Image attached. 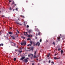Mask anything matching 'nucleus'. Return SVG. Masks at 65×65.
Returning <instances> with one entry per match:
<instances>
[{
    "label": "nucleus",
    "mask_w": 65,
    "mask_h": 65,
    "mask_svg": "<svg viewBox=\"0 0 65 65\" xmlns=\"http://www.w3.org/2000/svg\"><path fill=\"white\" fill-rule=\"evenodd\" d=\"M53 44H54V45H55V42H53Z\"/></svg>",
    "instance_id": "obj_38"
},
{
    "label": "nucleus",
    "mask_w": 65,
    "mask_h": 65,
    "mask_svg": "<svg viewBox=\"0 0 65 65\" xmlns=\"http://www.w3.org/2000/svg\"><path fill=\"white\" fill-rule=\"evenodd\" d=\"M5 17V16L4 15H2V17Z\"/></svg>",
    "instance_id": "obj_40"
},
{
    "label": "nucleus",
    "mask_w": 65,
    "mask_h": 65,
    "mask_svg": "<svg viewBox=\"0 0 65 65\" xmlns=\"http://www.w3.org/2000/svg\"><path fill=\"white\" fill-rule=\"evenodd\" d=\"M23 61L24 62H25V63H27L28 61V60H27V59H25L23 60Z\"/></svg>",
    "instance_id": "obj_2"
},
{
    "label": "nucleus",
    "mask_w": 65,
    "mask_h": 65,
    "mask_svg": "<svg viewBox=\"0 0 65 65\" xmlns=\"http://www.w3.org/2000/svg\"><path fill=\"white\" fill-rule=\"evenodd\" d=\"M26 3H28V1H26Z\"/></svg>",
    "instance_id": "obj_43"
},
{
    "label": "nucleus",
    "mask_w": 65,
    "mask_h": 65,
    "mask_svg": "<svg viewBox=\"0 0 65 65\" xmlns=\"http://www.w3.org/2000/svg\"><path fill=\"white\" fill-rule=\"evenodd\" d=\"M46 42H48V40H46Z\"/></svg>",
    "instance_id": "obj_50"
},
{
    "label": "nucleus",
    "mask_w": 65,
    "mask_h": 65,
    "mask_svg": "<svg viewBox=\"0 0 65 65\" xmlns=\"http://www.w3.org/2000/svg\"><path fill=\"white\" fill-rule=\"evenodd\" d=\"M60 39V37H57V39L58 40Z\"/></svg>",
    "instance_id": "obj_19"
},
{
    "label": "nucleus",
    "mask_w": 65,
    "mask_h": 65,
    "mask_svg": "<svg viewBox=\"0 0 65 65\" xmlns=\"http://www.w3.org/2000/svg\"><path fill=\"white\" fill-rule=\"evenodd\" d=\"M24 49V48L23 47H20V50H23Z\"/></svg>",
    "instance_id": "obj_10"
},
{
    "label": "nucleus",
    "mask_w": 65,
    "mask_h": 65,
    "mask_svg": "<svg viewBox=\"0 0 65 65\" xmlns=\"http://www.w3.org/2000/svg\"><path fill=\"white\" fill-rule=\"evenodd\" d=\"M11 37H12L13 39H15V38L13 36H11Z\"/></svg>",
    "instance_id": "obj_11"
},
{
    "label": "nucleus",
    "mask_w": 65,
    "mask_h": 65,
    "mask_svg": "<svg viewBox=\"0 0 65 65\" xmlns=\"http://www.w3.org/2000/svg\"><path fill=\"white\" fill-rule=\"evenodd\" d=\"M11 45H12V46H14L16 44L14 43L13 42H11Z\"/></svg>",
    "instance_id": "obj_1"
},
{
    "label": "nucleus",
    "mask_w": 65,
    "mask_h": 65,
    "mask_svg": "<svg viewBox=\"0 0 65 65\" xmlns=\"http://www.w3.org/2000/svg\"><path fill=\"white\" fill-rule=\"evenodd\" d=\"M22 9L23 12H24V11H25V10H24V8H22Z\"/></svg>",
    "instance_id": "obj_13"
},
{
    "label": "nucleus",
    "mask_w": 65,
    "mask_h": 65,
    "mask_svg": "<svg viewBox=\"0 0 65 65\" xmlns=\"http://www.w3.org/2000/svg\"><path fill=\"white\" fill-rule=\"evenodd\" d=\"M19 53H21V52H22V51H18Z\"/></svg>",
    "instance_id": "obj_22"
},
{
    "label": "nucleus",
    "mask_w": 65,
    "mask_h": 65,
    "mask_svg": "<svg viewBox=\"0 0 65 65\" xmlns=\"http://www.w3.org/2000/svg\"><path fill=\"white\" fill-rule=\"evenodd\" d=\"M31 50H33V48H31Z\"/></svg>",
    "instance_id": "obj_62"
},
{
    "label": "nucleus",
    "mask_w": 65,
    "mask_h": 65,
    "mask_svg": "<svg viewBox=\"0 0 65 65\" xmlns=\"http://www.w3.org/2000/svg\"><path fill=\"white\" fill-rule=\"evenodd\" d=\"M50 56V54H48L47 56V57H49Z\"/></svg>",
    "instance_id": "obj_33"
},
{
    "label": "nucleus",
    "mask_w": 65,
    "mask_h": 65,
    "mask_svg": "<svg viewBox=\"0 0 65 65\" xmlns=\"http://www.w3.org/2000/svg\"><path fill=\"white\" fill-rule=\"evenodd\" d=\"M60 36H61V34H60Z\"/></svg>",
    "instance_id": "obj_63"
},
{
    "label": "nucleus",
    "mask_w": 65,
    "mask_h": 65,
    "mask_svg": "<svg viewBox=\"0 0 65 65\" xmlns=\"http://www.w3.org/2000/svg\"><path fill=\"white\" fill-rule=\"evenodd\" d=\"M38 65H39V63H38Z\"/></svg>",
    "instance_id": "obj_59"
},
{
    "label": "nucleus",
    "mask_w": 65,
    "mask_h": 65,
    "mask_svg": "<svg viewBox=\"0 0 65 65\" xmlns=\"http://www.w3.org/2000/svg\"><path fill=\"white\" fill-rule=\"evenodd\" d=\"M17 51H20V50H15V52H17Z\"/></svg>",
    "instance_id": "obj_32"
},
{
    "label": "nucleus",
    "mask_w": 65,
    "mask_h": 65,
    "mask_svg": "<svg viewBox=\"0 0 65 65\" xmlns=\"http://www.w3.org/2000/svg\"><path fill=\"white\" fill-rule=\"evenodd\" d=\"M32 65H34V63H32Z\"/></svg>",
    "instance_id": "obj_44"
},
{
    "label": "nucleus",
    "mask_w": 65,
    "mask_h": 65,
    "mask_svg": "<svg viewBox=\"0 0 65 65\" xmlns=\"http://www.w3.org/2000/svg\"><path fill=\"white\" fill-rule=\"evenodd\" d=\"M36 46H37V45H38V46H39V45H40V43H39V42H37L36 44Z\"/></svg>",
    "instance_id": "obj_3"
},
{
    "label": "nucleus",
    "mask_w": 65,
    "mask_h": 65,
    "mask_svg": "<svg viewBox=\"0 0 65 65\" xmlns=\"http://www.w3.org/2000/svg\"><path fill=\"white\" fill-rule=\"evenodd\" d=\"M26 58V59H29V58Z\"/></svg>",
    "instance_id": "obj_46"
},
{
    "label": "nucleus",
    "mask_w": 65,
    "mask_h": 65,
    "mask_svg": "<svg viewBox=\"0 0 65 65\" xmlns=\"http://www.w3.org/2000/svg\"><path fill=\"white\" fill-rule=\"evenodd\" d=\"M14 5L15 6H16V4H15Z\"/></svg>",
    "instance_id": "obj_61"
},
{
    "label": "nucleus",
    "mask_w": 65,
    "mask_h": 65,
    "mask_svg": "<svg viewBox=\"0 0 65 65\" xmlns=\"http://www.w3.org/2000/svg\"><path fill=\"white\" fill-rule=\"evenodd\" d=\"M36 55H34V58H37V57L36 56Z\"/></svg>",
    "instance_id": "obj_14"
},
{
    "label": "nucleus",
    "mask_w": 65,
    "mask_h": 65,
    "mask_svg": "<svg viewBox=\"0 0 65 65\" xmlns=\"http://www.w3.org/2000/svg\"><path fill=\"white\" fill-rule=\"evenodd\" d=\"M15 10H17V11H18V8H16L15 9Z\"/></svg>",
    "instance_id": "obj_39"
},
{
    "label": "nucleus",
    "mask_w": 65,
    "mask_h": 65,
    "mask_svg": "<svg viewBox=\"0 0 65 65\" xmlns=\"http://www.w3.org/2000/svg\"><path fill=\"white\" fill-rule=\"evenodd\" d=\"M18 46H17V48H18Z\"/></svg>",
    "instance_id": "obj_52"
},
{
    "label": "nucleus",
    "mask_w": 65,
    "mask_h": 65,
    "mask_svg": "<svg viewBox=\"0 0 65 65\" xmlns=\"http://www.w3.org/2000/svg\"><path fill=\"white\" fill-rule=\"evenodd\" d=\"M51 63H52V64H54V62L53 61Z\"/></svg>",
    "instance_id": "obj_31"
},
{
    "label": "nucleus",
    "mask_w": 65,
    "mask_h": 65,
    "mask_svg": "<svg viewBox=\"0 0 65 65\" xmlns=\"http://www.w3.org/2000/svg\"><path fill=\"white\" fill-rule=\"evenodd\" d=\"M31 57H33V55L32 54H30V55H28V57H31Z\"/></svg>",
    "instance_id": "obj_5"
},
{
    "label": "nucleus",
    "mask_w": 65,
    "mask_h": 65,
    "mask_svg": "<svg viewBox=\"0 0 65 65\" xmlns=\"http://www.w3.org/2000/svg\"><path fill=\"white\" fill-rule=\"evenodd\" d=\"M27 40H31V39L30 38H28L27 39Z\"/></svg>",
    "instance_id": "obj_23"
},
{
    "label": "nucleus",
    "mask_w": 65,
    "mask_h": 65,
    "mask_svg": "<svg viewBox=\"0 0 65 65\" xmlns=\"http://www.w3.org/2000/svg\"><path fill=\"white\" fill-rule=\"evenodd\" d=\"M41 33L40 32H39L38 33V34L39 35H40V34Z\"/></svg>",
    "instance_id": "obj_27"
},
{
    "label": "nucleus",
    "mask_w": 65,
    "mask_h": 65,
    "mask_svg": "<svg viewBox=\"0 0 65 65\" xmlns=\"http://www.w3.org/2000/svg\"><path fill=\"white\" fill-rule=\"evenodd\" d=\"M28 32L30 33H31V30H29L28 31Z\"/></svg>",
    "instance_id": "obj_28"
},
{
    "label": "nucleus",
    "mask_w": 65,
    "mask_h": 65,
    "mask_svg": "<svg viewBox=\"0 0 65 65\" xmlns=\"http://www.w3.org/2000/svg\"><path fill=\"white\" fill-rule=\"evenodd\" d=\"M29 45L30 46H31V44H29Z\"/></svg>",
    "instance_id": "obj_49"
},
{
    "label": "nucleus",
    "mask_w": 65,
    "mask_h": 65,
    "mask_svg": "<svg viewBox=\"0 0 65 65\" xmlns=\"http://www.w3.org/2000/svg\"><path fill=\"white\" fill-rule=\"evenodd\" d=\"M10 29H11V28L10 27Z\"/></svg>",
    "instance_id": "obj_57"
},
{
    "label": "nucleus",
    "mask_w": 65,
    "mask_h": 65,
    "mask_svg": "<svg viewBox=\"0 0 65 65\" xmlns=\"http://www.w3.org/2000/svg\"><path fill=\"white\" fill-rule=\"evenodd\" d=\"M21 37L22 38H23V39H25L26 38L25 37H23V36H21Z\"/></svg>",
    "instance_id": "obj_9"
},
{
    "label": "nucleus",
    "mask_w": 65,
    "mask_h": 65,
    "mask_svg": "<svg viewBox=\"0 0 65 65\" xmlns=\"http://www.w3.org/2000/svg\"><path fill=\"white\" fill-rule=\"evenodd\" d=\"M24 35H25V36H27V35H28L25 34V33H24Z\"/></svg>",
    "instance_id": "obj_34"
},
{
    "label": "nucleus",
    "mask_w": 65,
    "mask_h": 65,
    "mask_svg": "<svg viewBox=\"0 0 65 65\" xmlns=\"http://www.w3.org/2000/svg\"><path fill=\"white\" fill-rule=\"evenodd\" d=\"M35 45V44H34V45Z\"/></svg>",
    "instance_id": "obj_60"
},
{
    "label": "nucleus",
    "mask_w": 65,
    "mask_h": 65,
    "mask_svg": "<svg viewBox=\"0 0 65 65\" xmlns=\"http://www.w3.org/2000/svg\"><path fill=\"white\" fill-rule=\"evenodd\" d=\"M3 43L0 44V46H3Z\"/></svg>",
    "instance_id": "obj_15"
},
{
    "label": "nucleus",
    "mask_w": 65,
    "mask_h": 65,
    "mask_svg": "<svg viewBox=\"0 0 65 65\" xmlns=\"http://www.w3.org/2000/svg\"><path fill=\"white\" fill-rule=\"evenodd\" d=\"M21 17L22 18H25V17H24V16L21 15Z\"/></svg>",
    "instance_id": "obj_25"
},
{
    "label": "nucleus",
    "mask_w": 65,
    "mask_h": 65,
    "mask_svg": "<svg viewBox=\"0 0 65 65\" xmlns=\"http://www.w3.org/2000/svg\"><path fill=\"white\" fill-rule=\"evenodd\" d=\"M9 9L11 10V7H10Z\"/></svg>",
    "instance_id": "obj_29"
},
{
    "label": "nucleus",
    "mask_w": 65,
    "mask_h": 65,
    "mask_svg": "<svg viewBox=\"0 0 65 65\" xmlns=\"http://www.w3.org/2000/svg\"><path fill=\"white\" fill-rule=\"evenodd\" d=\"M36 36H37V34H36Z\"/></svg>",
    "instance_id": "obj_53"
},
{
    "label": "nucleus",
    "mask_w": 65,
    "mask_h": 65,
    "mask_svg": "<svg viewBox=\"0 0 65 65\" xmlns=\"http://www.w3.org/2000/svg\"><path fill=\"white\" fill-rule=\"evenodd\" d=\"M21 45H24V43L23 42H21Z\"/></svg>",
    "instance_id": "obj_17"
},
{
    "label": "nucleus",
    "mask_w": 65,
    "mask_h": 65,
    "mask_svg": "<svg viewBox=\"0 0 65 65\" xmlns=\"http://www.w3.org/2000/svg\"><path fill=\"white\" fill-rule=\"evenodd\" d=\"M60 57H59V58H57L56 57H54V59H60Z\"/></svg>",
    "instance_id": "obj_6"
},
{
    "label": "nucleus",
    "mask_w": 65,
    "mask_h": 65,
    "mask_svg": "<svg viewBox=\"0 0 65 65\" xmlns=\"http://www.w3.org/2000/svg\"><path fill=\"white\" fill-rule=\"evenodd\" d=\"M13 60L14 61H16V60H17V59L15 58H14Z\"/></svg>",
    "instance_id": "obj_21"
},
{
    "label": "nucleus",
    "mask_w": 65,
    "mask_h": 65,
    "mask_svg": "<svg viewBox=\"0 0 65 65\" xmlns=\"http://www.w3.org/2000/svg\"><path fill=\"white\" fill-rule=\"evenodd\" d=\"M42 41V40L41 39L40 40V42H41Z\"/></svg>",
    "instance_id": "obj_26"
},
{
    "label": "nucleus",
    "mask_w": 65,
    "mask_h": 65,
    "mask_svg": "<svg viewBox=\"0 0 65 65\" xmlns=\"http://www.w3.org/2000/svg\"><path fill=\"white\" fill-rule=\"evenodd\" d=\"M58 55V53H57V54H55V56H56V55Z\"/></svg>",
    "instance_id": "obj_47"
},
{
    "label": "nucleus",
    "mask_w": 65,
    "mask_h": 65,
    "mask_svg": "<svg viewBox=\"0 0 65 65\" xmlns=\"http://www.w3.org/2000/svg\"><path fill=\"white\" fill-rule=\"evenodd\" d=\"M25 33H26L27 35V32H25Z\"/></svg>",
    "instance_id": "obj_55"
},
{
    "label": "nucleus",
    "mask_w": 65,
    "mask_h": 65,
    "mask_svg": "<svg viewBox=\"0 0 65 65\" xmlns=\"http://www.w3.org/2000/svg\"><path fill=\"white\" fill-rule=\"evenodd\" d=\"M61 50V48H59L58 49V51H60V50Z\"/></svg>",
    "instance_id": "obj_20"
},
{
    "label": "nucleus",
    "mask_w": 65,
    "mask_h": 65,
    "mask_svg": "<svg viewBox=\"0 0 65 65\" xmlns=\"http://www.w3.org/2000/svg\"><path fill=\"white\" fill-rule=\"evenodd\" d=\"M61 54H62V53H63V50H61Z\"/></svg>",
    "instance_id": "obj_24"
},
{
    "label": "nucleus",
    "mask_w": 65,
    "mask_h": 65,
    "mask_svg": "<svg viewBox=\"0 0 65 65\" xmlns=\"http://www.w3.org/2000/svg\"><path fill=\"white\" fill-rule=\"evenodd\" d=\"M11 2V1H9V2Z\"/></svg>",
    "instance_id": "obj_54"
},
{
    "label": "nucleus",
    "mask_w": 65,
    "mask_h": 65,
    "mask_svg": "<svg viewBox=\"0 0 65 65\" xmlns=\"http://www.w3.org/2000/svg\"><path fill=\"white\" fill-rule=\"evenodd\" d=\"M30 37H32L33 36H32V35H30Z\"/></svg>",
    "instance_id": "obj_42"
},
{
    "label": "nucleus",
    "mask_w": 65,
    "mask_h": 65,
    "mask_svg": "<svg viewBox=\"0 0 65 65\" xmlns=\"http://www.w3.org/2000/svg\"><path fill=\"white\" fill-rule=\"evenodd\" d=\"M31 59H32V58H33V57H31Z\"/></svg>",
    "instance_id": "obj_56"
},
{
    "label": "nucleus",
    "mask_w": 65,
    "mask_h": 65,
    "mask_svg": "<svg viewBox=\"0 0 65 65\" xmlns=\"http://www.w3.org/2000/svg\"><path fill=\"white\" fill-rule=\"evenodd\" d=\"M29 44H28L27 45V46H29Z\"/></svg>",
    "instance_id": "obj_48"
},
{
    "label": "nucleus",
    "mask_w": 65,
    "mask_h": 65,
    "mask_svg": "<svg viewBox=\"0 0 65 65\" xmlns=\"http://www.w3.org/2000/svg\"><path fill=\"white\" fill-rule=\"evenodd\" d=\"M28 37H30V35H28Z\"/></svg>",
    "instance_id": "obj_45"
},
{
    "label": "nucleus",
    "mask_w": 65,
    "mask_h": 65,
    "mask_svg": "<svg viewBox=\"0 0 65 65\" xmlns=\"http://www.w3.org/2000/svg\"><path fill=\"white\" fill-rule=\"evenodd\" d=\"M34 54L35 55H36V51H35L34 53Z\"/></svg>",
    "instance_id": "obj_18"
},
{
    "label": "nucleus",
    "mask_w": 65,
    "mask_h": 65,
    "mask_svg": "<svg viewBox=\"0 0 65 65\" xmlns=\"http://www.w3.org/2000/svg\"><path fill=\"white\" fill-rule=\"evenodd\" d=\"M2 32V30H0V34H1Z\"/></svg>",
    "instance_id": "obj_41"
},
{
    "label": "nucleus",
    "mask_w": 65,
    "mask_h": 65,
    "mask_svg": "<svg viewBox=\"0 0 65 65\" xmlns=\"http://www.w3.org/2000/svg\"><path fill=\"white\" fill-rule=\"evenodd\" d=\"M29 25H27V28H28V27H29Z\"/></svg>",
    "instance_id": "obj_37"
},
{
    "label": "nucleus",
    "mask_w": 65,
    "mask_h": 65,
    "mask_svg": "<svg viewBox=\"0 0 65 65\" xmlns=\"http://www.w3.org/2000/svg\"><path fill=\"white\" fill-rule=\"evenodd\" d=\"M13 4H14V1H13V2L12 3V4H11V5H13Z\"/></svg>",
    "instance_id": "obj_12"
},
{
    "label": "nucleus",
    "mask_w": 65,
    "mask_h": 65,
    "mask_svg": "<svg viewBox=\"0 0 65 65\" xmlns=\"http://www.w3.org/2000/svg\"><path fill=\"white\" fill-rule=\"evenodd\" d=\"M17 32H18V34H19V31H18V30H17Z\"/></svg>",
    "instance_id": "obj_35"
},
{
    "label": "nucleus",
    "mask_w": 65,
    "mask_h": 65,
    "mask_svg": "<svg viewBox=\"0 0 65 65\" xmlns=\"http://www.w3.org/2000/svg\"><path fill=\"white\" fill-rule=\"evenodd\" d=\"M25 59V57H22L21 58L20 60H23V59Z\"/></svg>",
    "instance_id": "obj_4"
},
{
    "label": "nucleus",
    "mask_w": 65,
    "mask_h": 65,
    "mask_svg": "<svg viewBox=\"0 0 65 65\" xmlns=\"http://www.w3.org/2000/svg\"><path fill=\"white\" fill-rule=\"evenodd\" d=\"M16 23H17V24H18V25L20 24V23H19V22H16Z\"/></svg>",
    "instance_id": "obj_16"
},
{
    "label": "nucleus",
    "mask_w": 65,
    "mask_h": 65,
    "mask_svg": "<svg viewBox=\"0 0 65 65\" xmlns=\"http://www.w3.org/2000/svg\"><path fill=\"white\" fill-rule=\"evenodd\" d=\"M8 33L9 34H11V35L12 34V32H11V31L9 32Z\"/></svg>",
    "instance_id": "obj_8"
},
{
    "label": "nucleus",
    "mask_w": 65,
    "mask_h": 65,
    "mask_svg": "<svg viewBox=\"0 0 65 65\" xmlns=\"http://www.w3.org/2000/svg\"><path fill=\"white\" fill-rule=\"evenodd\" d=\"M23 45H25L26 44V41H25L24 42H23Z\"/></svg>",
    "instance_id": "obj_7"
},
{
    "label": "nucleus",
    "mask_w": 65,
    "mask_h": 65,
    "mask_svg": "<svg viewBox=\"0 0 65 65\" xmlns=\"http://www.w3.org/2000/svg\"><path fill=\"white\" fill-rule=\"evenodd\" d=\"M36 39H37L38 38H37V37H36Z\"/></svg>",
    "instance_id": "obj_51"
},
{
    "label": "nucleus",
    "mask_w": 65,
    "mask_h": 65,
    "mask_svg": "<svg viewBox=\"0 0 65 65\" xmlns=\"http://www.w3.org/2000/svg\"><path fill=\"white\" fill-rule=\"evenodd\" d=\"M30 44H32V41H30Z\"/></svg>",
    "instance_id": "obj_30"
},
{
    "label": "nucleus",
    "mask_w": 65,
    "mask_h": 65,
    "mask_svg": "<svg viewBox=\"0 0 65 65\" xmlns=\"http://www.w3.org/2000/svg\"><path fill=\"white\" fill-rule=\"evenodd\" d=\"M64 39L62 38V40H64Z\"/></svg>",
    "instance_id": "obj_64"
},
{
    "label": "nucleus",
    "mask_w": 65,
    "mask_h": 65,
    "mask_svg": "<svg viewBox=\"0 0 65 65\" xmlns=\"http://www.w3.org/2000/svg\"><path fill=\"white\" fill-rule=\"evenodd\" d=\"M50 62H51V60H50L49 61L48 63H50Z\"/></svg>",
    "instance_id": "obj_36"
},
{
    "label": "nucleus",
    "mask_w": 65,
    "mask_h": 65,
    "mask_svg": "<svg viewBox=\"0 0 65 65\" xmlns=\"http://www.w3.org/2000/svg\"><path fill=\"white\" fill-rule=\"evenodd\" d=\"M20 25H22V24H20Z\"/></svg>",
    "instance_id": "obj_58"
}]
</instances>
